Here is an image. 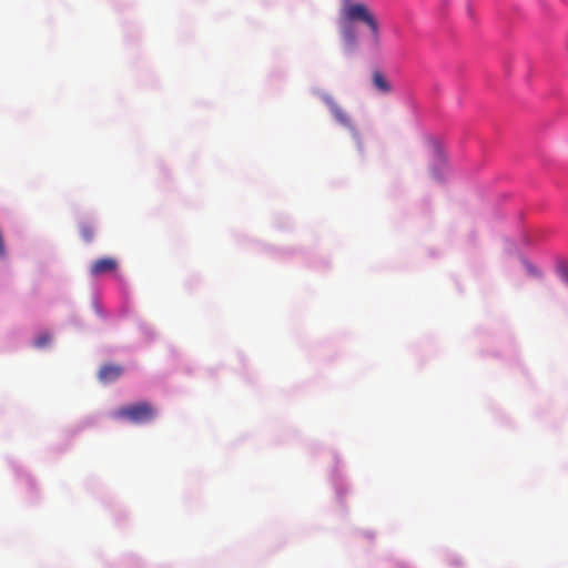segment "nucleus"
Listing matches in <instances>:
<instances>
[{
    "instance_id": "nucleus-8",
    "label": "nucleus",
    "mask_w": 568,
    "mask_h": 568,
    "mask_svg": "<svg viewBox=\"0 0 568 568\" xmlns=\"http://www.w3.org/2000/svg\"><path fill=\"white\" fill-rule=\"evenodd\" d=\"M51 336L48 333L41 334L36 338V346L43 347L50 343Z\"/></svg>"
},
{
    "instance_id": "nucleus-3",
    "label": "nucleus",
    "mask_w": 568,
    "mask_h": 568,
    "mask_svg": "<svg viewBox=\"0 0 568 568\" xmlns=\"http://www.w3.org/2000/svg\"><path fill=\"white\" fill-rule=\"evenodd\" d=\"M322 100L328 108L335 121L351 131L352 136L356 142L357 149L363 151V140L348 112L329 94H324Z\"/></svg>"
},
{
    "instance_id": "nucleus-5",
    "label": "nucleus",
    "mask_w": 568,
    "mask_h": 568,
    "mask_svg": "<svg viewBox=\"0 0 568 568\" xmlns=\"http://www.w3.org/2000/svg\"><path fill=\"white\" fill-rule=\"evenodd\" d=\"M122 371L120 365L108 364L100 368L98 377L104 384L111 383L121 376Z\"/></svg>"
},
{
    "instance_id": "nucleus-1",
    "label": "nucleus",
    "mask_w": 568,
    "mask_h": 568,
    "mask_svg": "<svg viewBox=\"0 0 568 568\" xmlns=\"http://www.w3.org/2000/svg\"><path fill=\"white\" fill-rule=\"evenodd\" d=\"M354 23H363L371 33V41L378 45L381 41L379 23L372 9L364 2L344 0L339 11L338 24L343 44L347 51H352L357 44V33Z\"/></svg>"
},
{
    "instance_id": "nucleus-2",
    "label": "nucleus",
    "mask_w": 568,
    "mask_h": 568,
    "mask_svg": "<svg viewBox=\"0 0 568 568\" xmlns=\"http://www.w3.org/2000/svg\"><path fill=\"white\" fill-rule=\"evenodd\" d=\"M113 418L128 420L133 424H143L152 420L155 416V409L146 402H139L126 406H121L112 414Z\"/></svg>"
},
{
    "instance_id": "nucleus-9",
    "label": "nucleus",
    "mask_w": 568,
    "mask_h": 568,
    "mask_svg": "<svg viewBox=\"0 0 568 568\" xmlns=\"http://www.w3.org/2000/svg\"><path fill=\"white\" fill-rule=\"evenodd\" d=\"M561 280L568 285V267L560 268Z\"/></svg>"
},
{
    "instance_id": "nucleus-7",
    "label": "nucleus",
    "mask_w": 568,
    "mask_h": 568,
    "mask_svg": "<svg viewBox=\"0 0 568 568\" xmlns=\"http://www.w3.org/2000/svg\"><path fill=\"white\" fill-rule=\"evenodd\" d=\"M80 234L85 242H91L94 236V229L90 224H82L80 226Z\"/></svg>"
},
{
    "instance_id": "nucleus-6",
    "label": "nucleus",
    "mask_w": 568,
    "mask_h": 568,
    "mask_svg": "<svg viewBox=\"0 0 568 568\" xmlns=\"http://www.w3.org/2000/svg\"><path fill=\"white\" fill-rule=\"evenodd\" d=\"M373 84L376 90L382 93H388L392 90V87L382 71L375 70L372 75Z\"/></svg>"
},
{
    "instance_id": "nucleus-4",
    "label": "nucleus",
    "mask_w": 568,
    "mask_h": 568,
    "mask_svg": "<svg viewBox=\"0 0 568 568\" xmlns=\"http://www.w3.org/2000/svg\"><path fill=\"white\" fill-rule=\"evenodd\" d=\"M118 268V262L113 257H102L94 261L90 267L91 275L98 277L106 273L114 272Z\"/></svg>"
}]
</instances>
